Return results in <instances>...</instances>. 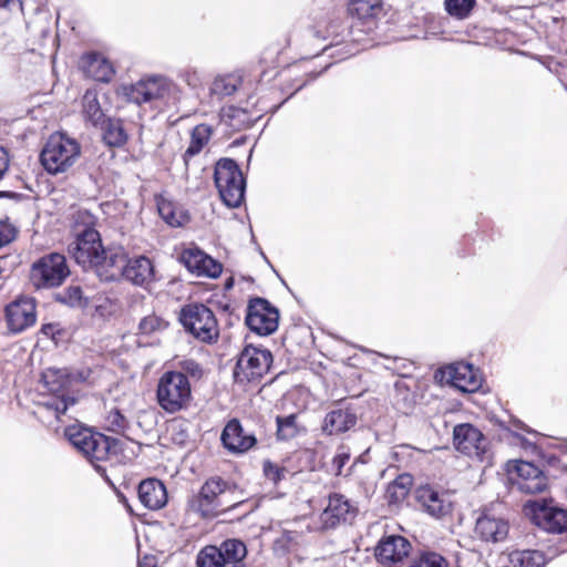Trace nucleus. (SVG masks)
Wrapping results in <instances>:
<instances>
[{
	"label": "nucleus",
	"instance_id": "1",
	"mask_svg": "<svg viewBox=\"0 0 567 567\" xmlns=\"http://www.w3.org/2000/svg\"><path fill=\"white\" fill-rule=\"evenodd\" d=\"M82 219L83 229L74 228V240L69 244L68 252L84 270L94 271L105 281L118 271L121 264L120 247L105 248L101 234L93 227V216L87 212H78L76 221Z\"/></svg>",
	"mask_w": 567,
	"mask_h": 567
},
{
	"label": "nucleus",
	"instance_id": "2",
	"mask_svg": "<svg viewBox=\"0 0 567 567\" xmlns=\"http://www.w3.org/2000/svg\"><path fill=\"white\" fill-rule=\"evenodd\" d=\"M64 436L69 443L87 460L106 461L111 454H115L118 440L109 437L83 424L75 423L64 429Z\"/></svg>",
	"mask_w": 567,
	"mask_h": 567
},
{
	"label": "nucleus",
	"instance_id": "3",
	"mask_svg": "<svg viewBox=\"0 0 567 567\" xmlns=\"http://www.w3.org/2000/svg\"><path fill=\"white\" fill-rule=\"evenodd\" d=\"M193 400L188 375L181 371H165L157 381L156 401L166 413L187 410Z\"/></svg>",
	"mask_w": 567,
	"mask_h": 567
},
{
	"label": "nucleus",
	"instance_id": "4",
	"mask_svg": "<svg viewBox=\"0 0 567 567\" xmlns=\"http://www.w3.org/2000/svg\"><path fill=\"white\" fill-rule=\"evenodd\" d=\"M179 322L184 330L205 344L217 343L220 337L215 312L202 302H189L179 310Z\"/></svg>",
	"mask_w": 567,
	"mask_h": 567
},
{
	"label": "nucleus",
	"instance_id": "5",
	"mask_svg": "<svg viewBox=\"0 0 567 567\" xmlns=\"http://www.w3.org/2000/svg\"><path fill=\"white\" fill-rule=\"evenodd\" d=\"M70 380L66 373L58 369H47L41 374V400L38 406L42 408L59 420L75 400L70 395Z\"/></svg>",
	"mask_w": 567,
	"mask_h": 567
},
{
	"label": "nucleus",
	"instance_id": "6",
	"mask_svg": "<svg viewBox=\"0 0 567 567\" xmlns=\"http://www.w3.org/2000/svg\"><path fill=\"white\" fill-rule=\"evenodd\" d=\"M272 353L265 347L246 344L239 352L234 368V380L240 385H258L269 372Z\"/></svg>",
	"mask_w": 567,
	"mask_h": 567
},
{
	"label": "nucleus",
	"instance_id": "7",
	"mask_svg": "<svg viewBox=\"0 0 567 567\" xmlns=\"http://www.w3.org/2000/svg\"><path fill=\"white\" fill-rule=\"evenodd\" d=\"M246 544L237 538H227L219 545H206L196 556V567H247Z\"/></svg>",
	"mask_w": 567,
	"mask_h": 567
},
{
	"label": "nucleus",
	"instance_id": "8",
	"mask_svg": "<svg viewBox=\"0 0 567 567\" xmlns=\"http://www.w3.org/2000/svg\"><path fill=\"white\" fill-rule=\"evenodd\" d=\"M80 156V145L63 133L52 134L42 153L41 163L50 174H59L71 167Z\"/></svg>",
	"mask_w": 567,
	"mask_h": 567
},
{
	"label": "nucleus",
	"instance_id": "9",
	"mask_svg": "<svg viewBox=\"0 0 567 567\" xmlns=\"http://www.w3.org/2000/svg\"><path fill=\"white\" fill-rule=\"evenodd\" d=\"M69 276L66 258L60 252L40 257L30 268V281L37 289L60 287Z\"/></svg>",
	"mask_w": 567,
	"mask_h": 567
},
{
	"label": "nucleus",
	"instance_id": "10",
	"mask_svg": "<svg viewBox=\"0 0 567 567\" xmlns=\"http://www.w3.org/2000/svg\"><path fill=\"white\" fill-rule=\"evenodd\" d=\"M507 472L513 485L522 493L539 494L549 487L547 474L532 462H511L508 463Z\"/></svg>",
	"mask_w": 567,
	"mask_h": 567
},
{
	"label": "nucleus",
	"instance_id": "11",
	"mask_svg": "<svg viewBox=\"0 0 567 567\" xmlns=\"http://www.w3.org/2000/svg\"><path fill=\"white\" fill-rule=\"evenodd\" d=\"M411 542L402 535H383L374 547V558L382 567H404L412 553Z\"/></svg>",
	"mask_w": 567,
	"mask_h": 567
},
{
	"label": "nucleus",
	"instance_id": "12",
	"mask_svg": "<svg viewBox=\"0 0 567 567\" xmlns=\"http://www.w3.org/2000/svg\"><path fill=\"white\" fill-rule=\"evenodd\" d=\"M247 327L259 336H269L278 328L279 311L267 299L251 298L245 318Z\"/></svg>",
	"mask_w": 567,
	"mask_h": 567
},
{
	"label": "nucleus",
	"instance_id": "13",
	"mask_svg": "<svg viewBox=\"0 0 567 567\" xmlns=\"http://www.w3.org/2000/svg\"><path fill=\"white\" fill-rule=\"evenodd\" d=\"M228 484L219 476L208 478L200 487L198 494L192 499L190 507L204 518L218 516L225 508L219 496L225 493Z\"/></svg>",
	"mask_w": 567,
	"mask_h": 567
},
{
	"label": "nucleus",
	"instance_id": "14",
	"mask_svg": "<svg viewBox=\"0 0 567 567\" xmlns=\"http://www.w3.org/2000/svg\"><path fill=\"white\" fill-rule=\"evenodd\" d=\"M359 508L354 502L342 493L333 492L327 496V504L320 514L322 529H334L351 523L358 515Z\"/></svg>",
	"mask_w": 567,
	"mask_h": 567
},
{
	"label": "nucleus",
	"instance_id": "15",
	"mask_svg": "<svg viewBox=\"0 0 567 567\" xmlns=\"http://www.w3.org/2000/svg\"><path fill=\"white\" fill-rule=\"evenodd\" d=\"M220 442L224 449L233 455H243L258 445L255 432L246 429L239 419L228 420L221 431Z\"/></svg>",
	"mask_w": 567,
	"mask_h": 567
},
{
	"label": "nucleus",
	"instance_id": "16",
	"mask_svg": "<svg viewBox=\"0 0 567 567\" xmlns=\"http://www.w3.org/2000/svg\"><path fill=\"white\" fill-rule=\"evenodd\" d=\"M530 517L535 525L551 534L567 530V509L557 507L553 499L529 503Z\"/></svg>",
	"mask_w": 567,
	"mask_h": 567
},
{
	"label": "nucleus",
	"instance_id": "17",
	"mask_svg": "<svg viewBox=\"0 0 567 567\" xmlns=\"http://www.w3.org/2000/svg\"><path fill=\"white\" fill-rule=\"evenodd\" d=\"M7 327L12 333H21L37 322V301L32 297L19 296L4 309Z\"/></svg>",
	"mask_w": 567,
	"mask_h": 567
},
{
	"label": "nucleus",
	"instance_id": "18",
	"mask_svg": "<svg viewBox=\"0 0 567 567\" xmlns=\"http://www.w3.org/2000/svg\"><path fill=\"white\" fill-rule=\"evenodd\" d=\"M177 260L197 277L218 278L223 272V264L207 255L196 246L183 248Z\"/></svg>",
	"mask_w": 567,
	"mask_h": 567
},
{
	"label": "nucleus",
	"instance_id": "19",
	"mask_svg": "<svg viewBox=\"0 0 567 567\" xmlns=\"http://www.w3.org/2000/svg\"><path fill=\"white\" fill-rule=\"evenodd\" d=\"M435 378L455 389L473 393L481 388L482 381L473 365L465 362L452 363L436 371Z\"/></svg>",
	"mask_w": 567,
	"mask_h": 567
},
{
	"label": "nucleus",
	"instance_id": "20",
	"mask_svg": "<svg viewBox=\"0 0 567 567\" xmlns=\"http://www.w3.org/2000/svg\"><path fill=\"white\" fill-rule=\"evenodd\" d=\"M120 255L122 257V261L120 264L117 274H115L113 277L106 278L105 281H115L123 277L135 285L142 286L153 279L154 265L150 258L145 256H138L128 259L125 250L122 247H120Z\"/></svg>",
	"mask_w": 567,
	"mask_h": 567
},
{
	"label": "nucleus",
	"instance_id": "21",
	"mask_svg": "<svg viewBox=\"0 0 567 567\" xmlns=\"http://www.w3.org/2000/svg\"><path fill=\"white\" fill-rule=\"evenodd\" d=\"M453 443L455 449L470 457L481 461L487 451V440L484 434L473 424L462 423L453 430Z\"/></svg>",
	"mask_w": 567,
	"mask_h": 567
},
{
	"label": "nucleus",
	"instance_id": "22",
	"mask_svg": "<svg viewBox=\"0 0 567 567\" xmlns=\"http://www.w3.org/2000/svg\"><path fill=\"white\" fill-rule=\"evenodd\" d=\"M171 90L172 84L166 79L159 76L141 80L128 87H124L128 101L136 104L164 99L169 94Z\"/></svg>",
	"mask_w": 567,
	"mask_h": 567
},
{
	"label": "nucleus",
	"instance_id": "23",
	"mask_svg": "<svg viewBox=\"0 0 567 567\" xmlns=\"http://www.w3.org/2000/svg\"><path fill=\"white\" fill-rule=\"evenodd\" d=\"M417 503L424 512L435 518H443L453 512V503L445 493L434 489L431 485H421L415 492Z\"/></svg>",
	"mask_w": 567,
	"mask_h": 567
},
{
	"label": "nucleus",
	"instance_id": "24",
	"mask_svg": "<svg viewBox=\"0 0 567 567\" xmlns=\"http://www.w3.org/2000/svg\"><path fill=\"white\" fill-rule=\"evenodd\" d=\"M509 530L507 520L484 511L476 519L474 532L483 542L497 543L504 540Z\"/></svg>",
	"mask_w": 567,
	"mask_h": 567
},
{
	"label": "nucleus",
	"instance_id": "25",
	"mask_svg": "<svg viewBox=\"0 0 567 567\" xmlns=\"http://www.w3.org/2000/svg\"><path fill=\"white\" fill-rule=\"evenodd\" d=\"M213 134V128L206 124L196 125L190 134L189 145L184 154L185 166L188 175L197 176L199 173H206V167L199 169L193 157L208 144Z\"/></svg>",
	"mask_w": 567,
	"mask_h": 567
},
{
	"label": "nucleus",
	"instance_id": "26",
	"mask_svg": "<svg viewBox=\"0 0 567 567\" xmlns=\"http://www.w3.org/2000/svg\"><path fill=\"white\" fill-rule=\"evenodd\" d=\"M140 502L151 511L163 508L168 501L166 486L157 478L143 480L137 488Z\"/></svg>",
	"mask_w": 567,
	"mask_h": 567
},
{
	"label": "nucleus",
	"instance_id": "27",
	"mask_svg": "<svg viewBox=\"0 0 567 567\" xmlns=\"http://www.w3.org/2000/svg\"><path fill=\"white\" fill-rule=\"evenodd\" d=\"M357 423V415L350 408H338L326 414L321 430L322 433L329 436L339 435Z\"/></svg>",
	"mask_w": 567,
	"mask_h": 567
},
{
	"label": "nucleus",
	"instance_id": "28",
	"mask_svg": "<svg viewBox=\"0 0 567 567\" xmlns=\"http://www.w3.org/2000/svg\"><path fill=\"white\" fill-rule=\"evenodd\" d=\"M303 455V452L296 451L284 461V465H279L270 460H265L262 462V474L268 481L277 485L286 478V474H296L302 471L301 468L290 467L289 464L299 463Z\"/></svg>",
	"mask_w": 567,
	"mask_h": 567
},
{
	"label": "nucleus",
	"instance_id": "29",
	"mask_svg": "<svg viewBox=\"0 0 567 567\" xmlns=\"http://www.w3.org/2000/svg\"><path fill=\"white\" fill-rule=\"evenodd\" d=\"M223 203L230 208L239 207L245 198L247 179H214Z\"/></svg>",
	"mask_w": 567,
	"mask_h": 567
},
{
	"label": "nucleus",
	"instance_id": "30",
	"mask_svg": "<svg viewBox=\"0 0 567 567\" xmlns=\"http://www.w3.org/2000/svg\"><path fill=\"white\" fill-rule=\"evenodd\" d=\"M82 66L87 75L101 82H109L114 74L112 63L99 53L85 55L82 59Z\"/></svg>",
	"mask_w": 567,
	"mask_h": 567
},
{
	"label": "nucleus",
	"instance_id": "31",
	"mask_svg": "<svg viewBox=\"0 0 567 567\" xmlns=\"http://www.w3.org/2000/svg\"><path fill=\"white\" fill-rule=\"evenodd\" d=\"M414 478L409 473H402L398 475L392 482H390L385 489V499L390 505L401 504L409 496L413 486Z\"/></svg>",
	"mask_w": 567,
	"mask_h": 567
},
{
	"label": "nucleus",
	"instance_id": "32",
	"mask_svg": "<svg viewBox=\"0 0 567 567\" xmlns=\"http://www.w3.org/2000/svg\"><path fill=\"white\" fill-rule=\"evenodd\" d=\"M298 413L276 416V436L278 441H291L306 431V427L298 422Z\"/></svg>",
	"mask_w": 567,
	"mask_h": 567
},
{
	"label": "nucleus",
	"instance_id": "33",
	"mask_svg": "<svg viewBox=\"0 0 567 567\" xmlns=\"http://www.w3.org/2000/svg\"><path fill=\"white\" fill-rule=\"evenodd\" d=\"M508 560L512 567H545L547 564L545 554L536 549H515Z\"/></svg>",
	"mask_w": 567,
	"mask_h": 567
},
{
	"label": "nucleus",
	"instance_id": "34",
	"mask_svg": "<svg viewBox=\"0 0 567 567\" xmlns=\"http://www.w3.org/2000/svg\"><path fill=\"white\" fill-rule=\"evenodd\" d=\"M349 12L360 20L374 19L382 12V0H352Z\"/></svg>",
	"mask_w": 567,
	"mask_h": 567
},
{
	"label": "nucleus",
	"instance_id": "35",
	"mask_svg": "<svg viewBox=\"0 0 567 567\" xmlns=\"http://www.w3.org/2000/svg\"><path fill=\"white\" fill-rule=\"evenodd\" d=\"M156 204L159 216L169 226H182L186 221L187 216L173 202L159 196L156 198Z\"/></svg>",
	"mask_w": 567,
	"mask_h": 567
},
{
	"label": "nucleus",
	"instance_id": "36",
	"mask_svg": "<svg viewBox=\"0 0 567 567\" xmlns=\"http://www.w3.org/2000/svg\"><path fill=\"white\" fill-rule=\"evenodd\" d=\"M102 128L103 140L109 146L118 147L126 143L127 134L120 120H105Z\"/></svg>",
	"mask_w": 567,
	"mask_h": 567
},
{
	"label": "nucleus",
	"instance_id": "37",
	"mask_svg": "<svg viewBox=\"0 0 567 567\" xmlns=\"http://www.w3.org/2000/svg\"><path fill=\"white\" fill-rule=\"evenodd\" d=\"M83 114L94 126L103 125L105 122L96 94L92 91H87L83 96Z\"/></svg>",
	"mask_w": 567,
	"mask_h": 567
},
{
	"label": "nucleus",
	"instance_id": "38",
	"mask_svg": "<svg viewBox=\"0 0 567 567\" xmlns=\"http://www.w3.org/2000/svg\"><path fill=\"white\" fill-rule=\"evenodd\" d=\"M408 567H450L447 559L434 550H420Z\"/></svg>",
	"mask_w": 567,
	"mask_h": 567
},
{
	"label": "nucleus",
	"instance_id": "39",
	"mask_svg": "<svg viewBox=\"0 0 567 567\" xmlns=\"http://www.w3.org/2000/svg\"><path fill=\"white\" fill-rule=\"evenodd\" d=\"M167 327L168 321L155 313H151L141 319L138 323V334L151 336L164 331Z\"/></svg>",
	"mask_w": 567,
	"mask_h": 567
},
{
	"label": "nucleus",
	"instance_id": "40",
	"mask_svg": "<svg viewBox=\"0 0 567 567\" xmlns=\"http://www.w3.org/2000/svg\"><path fill=\"white\" fill-rule=\"evenodd\" d=\"M104 427L115 434H124L128 427V421L117 408L111 409L104 420Z\"/></svg>",
	"mask_w": 567,
	"mask_h": 567
},
{
	"label": "nucleus",
	"instance_id": "41",
	"mask_svg": "<svg viewBox=\"0 0 567 567\" xmlns=\"http://www.w3.org/2000/svg\"><path fill=\"white\" fill-rule=\"evenodd\" d=\"M214 177H244V173L234 159L225 157L215 164Z\"/></svg>",
	"mask_w": 567,
	"mask_h": 567
},
{
	"label": "nucleus",
	"instance_id": "42",
	"mask_svg": "<svg viewBox=\"0 0 567 567\" xmlns=\"http://www.w3.org/2000/svg\"><path fill=\"white\" fill-rule=\"evenodd\" d=\"M475 6V0H445L446 11L458 19L466 18Z\"/></svg>",
	"mask_w": 567,
	"mask_h": 567
},
{
	"label": "nucleus",
	"instance_id": "43",
	"mask_svg": "<svg viewBox=\"0 0 567 567\" xmlns=\"http://www.w3.org/2000/svg\"><path fill=\"white\" fill-rule=\"evenodd\" d=\"M60 300L71 307H85L87 298L84 297L80 286H69L61 295Z\"/></svg>",
	"mask_w": 567,
	"mask_h": 567
},
{
	"label": "nucleus",
	"instance_id": "44",
	"mask_svg": "<svg viewBox=\"0 0 567 567\" xmlns=\"http://www.w3.org/2000/svg\"><path fill=\"white\" fill-rule=\"evenodd\" d=\"M18 234V228L8 217L0 219V249L14 241Z\"/></svg>",
	"mask_w": 567,
	"mask_h": 567
},
{
	"label": "nucleus",
	"instance_id": "45",
	"mask_svg": "<svg viewBox=\"0 0 567 567\" xmlns=\"http://www.w3.org/2000/svg\"><path fill=\"white\" fill-rule=\"evenodd\" d=\"M350 457L351 454L349 449L344 445H341L331 461V466L336 476L342 474V470L344 465L350 461Z\"/></svg>",
	"mask_w": 567,
	"mask_h": 567
},
{
	"label": "nucleus",
	"instance_id": "46",
	"mask_svg": "<svg viewBox=\"0 0 567 567\" xmlns=\"http://www.w3.org/2000/svg\"><path fill=\"white\" fill-rule=\"evenodd\" d=\"M183 369L192 377H200L203 372L200 365L193 360L185 361Z\"/></svg>",
	"mask_w": 567,
	"mask_h": 567
},
{
	"label": "nucleus",
	"instance_id": "47",
	"mask_svg": "<svg viewBox=\"0 0 567 567\" xmlns=\"http://www.w3.org/2000/svg\"><path fill=\"white\" fill-rule=\"evenodd\" d=\"M9 162L8 152L3 147H0V177H2L7 172Z\"/></svg>",
	"mask_w": 567,
	"mask_h": 567
},
{
	"label": "nucleus",
	"instance_id": "48",
	"mask_svg": "<svg viewBox=\"0 0 567 567\" xmlns=\"http://www.w3.org/2000/svg\"><path fill=\"white\" fill-rule=\"evenodd\" d=\"M138 567H158L157 558L154 555H144L138 559Z\"/></svg>",
	"mask_w": 567,
	"mask_h": 567
},
{
	"label": "nucleus",
	"instance_id": "49",
	"mask_svg": "<svg viewBox=\"0 0 567 567\" xmlns=\"http://www.w3.org/2000/svg\"><path fill=\"white\" fill-rule=\"evenodd\" d=\"M41 332L47 337H54V334L58 332V324L44 323L41 327Z\"/></svg>",
	"mask_w": 567,
	"mask_h": 567
},
{
	"label": "nucleus",
	"instance_id": "50",
	"mask_svg": "<svg viewBox=\"0 0 567 567\" xmlns=\"http://www.w3.org/2000/svg\"><path fill=\"white\" fill-rule=\"evenodd\" d=\"M16 4L21 7V0H0V8L11 9Z\"/></svg>",
	"mask_w": 567,
	"mask_h": 567
},
{
	"label": "nucleus",
	"instance_id": "51",
	"mask_svg": "<svg viewBox=\"0 0 567 567\" xmlns=\"http://www.w3.org/2000/svg\"><path fill=\"white\" fill-rule=\"evenodd\" d=\"M233 287H234V278L229 277L226 279V281L224 284V289L227 291V290H230Z\"/></svg>",
	"mask_w": 567,
	"mask_h": 567
},
{
	"label": "nucleus",
	"instance_id": "52",
	"mask_svg": "<svg viewBox=\"0 0 567 567\" xmlns=\"http://www.w3.org/2000/svg\"><path fill=\"white\" fill-rule=\"evenodd\" d=\"M16 196L12 192L1 190L0 192V198H13Z\"/></svg>",
	"mask_w": 567,
	"mask_h": 567
}]
</instances>
